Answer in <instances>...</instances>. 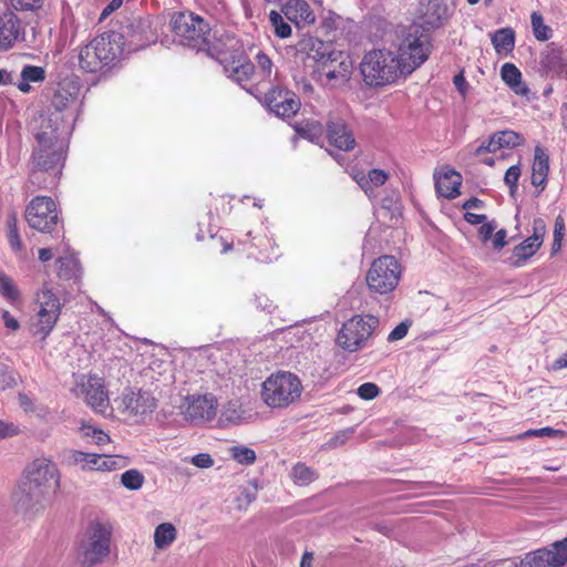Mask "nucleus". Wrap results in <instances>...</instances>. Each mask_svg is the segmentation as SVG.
I'll return each instance as SVG.
<instances>
[{"label": "nucleus", "mask_w": 567, "mask_h": 567, "mask_svg": "<svg viewBox=\"0 0 567 567\" xmlns=\"http://www.w3.org/2000/svg\"><path fill=\"white\" fill-rule=\"evenodd\" d=\"M389 175L383 169H371L367 175L361 174L354 177L355 182L363 189V192L371 196L373 190L388 181Z\"/></svg>", "instance_id": "7c9ffc66"}, {"label": "nucleus", "mask_w": 567, "mask_h": 567, "mask_svg": "<svg viewBox=\"0 0 567 567\" xmlns=\"http://www.w3.org/2000/svg\"><path fill=\"white\" fill-rule=\"evenodd\" d=\"M539 248L540 246L529 238L525 239L514 247L511 257V266L515 268L522 267Z\"/></svg>", "instance_id": "473e14b6"}, {"label": "nucleus", "mask_w": 567, "mask_h": 567, "mask_svg": "<svg viewBox=\"0 0 567 567\" xmlns=\"http://www.w3.org/2000/svg\"><path fill=\"white\" fill-rule=\"evenodd\" d=\"M122 4V0H112L102 11L101 19L106 18L109 14H111L113 11L118 9Z\"/></svg>", "instance_id": "774afa93"}, {"label": "nucleus", "mask_w": 567, "mask_h": 567, "mask_svg": "<svg viewBox=\"0 0 567 567\" xmlns=\"http://www.w3.org/2000/svg\"><path fill=\"white\" fill-rule=\"evenodd\" d=\"M51 497L48 492L21 478L12 491L11 503L17 513L31 516L43 512Z\"/></svg>", "instance_id": "9d476101"}, {"label": "nucleus", "mask_w": 567, "mask_h": 567, "mask_svg": "<svg viewBox=\"0 0 567 567\" xmlns=\"http://www.w3.org/2000/svg\"><path fill=\"white\" fill-rule=\"evenodd\" d=\"M11 7L17 11H38L40 10L45 0H9Z\"/></svg>", "instance_id": "3c124183"}, {"label": "nucleus", "mask_w": 567, "mask_h": 567, "mask_svg": "<svg viewBox=\"0 0 567 567\" xmlns=\"http://www.w3.org/2000/svg\"><path fill=\"white\" fill-rule=\"evenodd\" d=\"M501 148H503L502 142L496 132L489 136L487 145L482 144L481 146L477 147L476 154H481L482 152L495 153Z\"/></svg>", "instance_id": "13d9d810"}, {"label": "nucleus", "mask_w": 567, "mask_h": 567, "mask_svg": "<svg viewBox=\"0 0 567 567\" xmlns=\"http://www.w3.org/2000/svg\"><path fill=\"white\" fill-rule=\"evenodd\" d=\"M61 117L41 116L40 124L34 133L37 145L31 156L30 181L33 182L37 172L50 173L54 176L60 174L65 158V141L61 137Z\"/></svg>", "instance_id": "f257e3e1"}, {"label": "nucleus", "mask_w": 567, "mask_h": 567, "mask_svg": "<svg viewBox=\"0 0 567 567\" xmlns=\"http://www.w3.org/2000/svg\"><path fill=\"white\" fill-rule=\"evenodd\" d=\"M267 107L278 117H291L300 109L299 97L291 91L280 86L272 87L265 94Z\"/></svg>", "instance_id": "6ab92c4d"}, {"label": "nucleus", "mask_w": 567, "mask_h": 567, "mask_svg": "<svg viewBox=\"0 0 567 567\" xmlns=\"http://www.w3.org/2000/svg\"><path fill=\"white\" fill-rule=\"evenodd\" d=\"M80 434L87 443H93L97 446H103L110 443L111 437L102 429H99L90 423L82 422L80 426Z\"/></svg>", "instance_id": "e433bc0d"}, {"label": "nucleus", "mask_w": 567, "mask_h": 567, "mask_svg": "<svg viewBox=\"0 0 567 567\" xmlns=\"http://www.w3.org/2000/svg\"><path fill=\"white\" fill-rule=\"evenodd\" d=\"M70 460L72 464L79 465L83 471H99L101 454L85 453L82 451H71Z\"/></svg>", "instance_id": "c9c22d12"}, {"label": "nucleus", "mask_w": 567, "mask_h": 567, "mask_svg": "<svg viewBox=\"0 0 567 567\" xmlns=\"http://www.w3.org/2000/svg\"><path fill=\"white\" fill-rule=\"evenodd\" d=\"M190 463L198 468H209L214 465V460L208 453H199L190 458Z\"/></svg>", "instance_id": "bf43d9fd"}, {"label": "nucleus", "mask_w": 567, "mask_h": 567, "mask_svg": "<svg viewBox=\"0 0 567 567\" xmlns=\"http://www.w3.org/2000/svg\"><path fill=\"white\" fill-rule=\"evenodd\" d=\"M0 295L11 303L20 298V291L13 279L2 270H0Z\"/></svg>", "instance_id": "ea45409f"}, {"label": "nucleus", "mask_w": 567, "mask_h": 567, "mask_svg": "<svg viewBox=\"0 0 567 567\" xmlns=\"http://www.w3.org/2000/svg\"><path fill=\"white\" fill-rule=\"evenodd\" d=\"M74 101V97L69 94L65 90H59L52 97V105L56 110L51 113L49 116H53L54 114H59L62 118L61 111L65 109L70 103Z\"/></svg>", "instance_id": "09e8293b"}, {"label": "nucleus", "mask_w": 567, "mask_h": 567, "mask_svg": "<svg viewBox=\"0 0 567 567\" xmlns=\"http://www.w3.org/2000/svg\"><path fill=\"white\" fill-rule=\"evenodd\" d=\"M255 60L256 66L254 71V79L257 81V84L270 82L272 75V62L269 56L260 51L255 56Z\"/></svg>", "instance_id": "4c0bfd02"}, {"label": "nucleus", "mask_w": 567, "mask_h": 567, "mask_svg": "<svg viewBox=\"0 0 567 567\" xmlns=\"http://www.w3.org/2000/svg\"><path fill=\"white\" fill-rule=\"evenodd\" d=\"M56 264V272L61 279L70 280L75 277L79 271V261L73 256L60 257Z\"/></svg>", "instance_id": "58836bf2"}, {"label": "nucleus", "mask_w": 567, "mask_h": 567, "mask_svg": "<svg viewBox=\"0 0 567 567\" xmlns=\"http://www.w3.org/2000/svg\"><path fill=\"white\" fill-rule=\"evenodd\" d=\"M7 237L9 245L13 251H22L23 245L18 229L9 230Z\"/></svg>", "instance_id": "680f3d73"}, {"label": "nucleus", "mask_w": 567, "mask_h": 567, "mask_svg": "<svg viewBox=\"0 0 567 567\" xmlns=\"http://www.w3.org/2000/svg\"><path fill=\"white\" fill-rule=\"evenodd\" d=\"M360 71L369 86H385L405 78L395 53L386 49L367 52L360 63Z\"/></svg>", "instance_id": "f03ea898"}, {"label": "nucleus", "mask_w": 567, "mask_h": 567, "mask_svg": "<svg viewBox=\"0 0 567 567\" xmlns=\"http://www.w3.org/2000/svg\"><path fill=\"white\" fill-rule=\"evenodd\" d=\"M434 179L439 197L452 199L461 194V174L449 165L441 166L434 173Z\"/></svg>", "instance_id": "5701e85b"}, {"label": "nucleus", "mask_w": 567, "mask_h": 567, "mask_svg": "<svg viewBox=\"0 0 567 567\" xmlns=\"http://www.w3.org/2000/svg\"><path fill=\"white\" fill-rule=\"evenodd\" d=\"M177 537V529L172 523H162L154 530V544L157 549L168 548Z\"/></svg>", "instance_id": "f704fd0d"}, {"label": "nucleus", "mask_w": 567, "mask_h": 567, "mask_svg": "<svg viewBox=\"0 0 567 567\" xmlns=\"http://www.w3.org/2000/svg\"><path fill=\"white\" fill-rule=\"evenodd\" d=\"M39 310L37 321L33 323V334L40 336L41 340L51 333L61 315L62 305L52 289L44 285L37 295Z\"/></svg>", "instance_id": "6e6552de"}, {"label": "nucleus", "mask_w": 567, "mask_h": 567, "mask_svg": "<svg viewBox=\"0 0 567 567\" xmlns=\"http://www.w3.org/2000/svg\"><path fill=\"white\" fill-rule=\"evenodd\" d=\"M471 209H485V203L482 199L472 197L463 203V219L471 225H481L477 233L483 243L488 241L493 237V233L497 225L494 220H488L484 213H472Z\"/></svg>", "instance_id": "412c9836"}, {"label": "nucleus", "mask_w": 567, "mask_h": 567, "mask_svg": "<svg viewBox=\"0 0 567 567\" xmlns=\"http://www.w3.org/2000/svg\"><path fill=\"white\" fill-rule=\"evenodd\" d=\"M298 132L302 137L312 142L320 140L323 133L321 124L315 122L307 123L305 126L300 127Z\"/></svg>", "instance_id": "8fccbe9b"}, {"label": "nucleus", "mask_w": 567, "mask_h": 567, "mask_svg": "<svg viewBox=\"0 0 567 567\" xmlns=\"http://www.w3.org/2000/svg\"><path fill=\"white\" fill-rule=\"evenodd\" d=\"M503 147H516L525 143V137L514 131L505 130L497 132Z\"/></svg>", "instance_id": "de8ad7c7"}, {"label": "nucleus", "mask_w": 567, "mask_h": 567, "mask_svg": "<svg viewBox=\"0 0 567 567\" xmlns=\"http://www.w3.org/2000/svg\"><path fill=\"white\" fill-rule=\"evenodd\" d=\"M157 399L146 390H125L118 399V410L135 422H142L153 414Z\"/></svg>", "instance_id": "4468645a"}, {"label": "nucleus", "mask_w": 567, "mask_h": 567, "mask_svg": "<svg viewBox=\"0 0 567 567\" xmlns=\"http://www.w3.org/2000/svg\"><path fill=\"white\" fill-rule=\"evenodd\" d=\"M327 136L331 145L341 151H352L355 140L346 122L339 117H330L327 122Z\"/></svg>", "instance_id": "b1692460"}, {"label": "nucleus", "mask_w": 567, "mask_h": 567, "mask_svg": "<svg viewBox=\"0 0 567 567\" xmlns=\"http://www.w3.org/2000/svg\"><path fill=\"white\" fill-rule=\"evenodd\" d=\"M400 274V265L396 259L385 255L372 262L367 274V284L374 292L388 293L398 286Z\"/></svg>", "instance_id": "1a4fd4ad"}, {"label": "nucleus", "mask_w": 567, "mask_h": 567, "mask_svg": "<svg viewBox=\"0 0 567 567\" xmlns=\"http://www.w3.org/2000/svg\"><path fill=\"white\" fill-rule=\"evenodd\" d=\"M21 80L17 84L18 89L28 93L31 90L30 83H41L45 80V70L42 66L24 65L21 70Z\"/></svg>", "instance_id": "72a5a7b5"}, {"label": "nucleus", "mask_w": 567, "mask_h": 567, "mask_svg": "<svg viewBox=\"0 0 567 567\" xmlns=\"http://www.w3.org/2000/svg\"><path fill=\"white\" fill-rule=\"evenodd\" d=\"M520 174L522 169L519 164L511 166L505 173L504 183L509 187L512 195H514L517 189V183Z\"/></svg>", "instance_id": "603ef678"}, {"label": "nucleus", "mask_w": 567, "mask_h": 567, "mask_svg": "<svg viewBox=\"0 0 567 567\" xmlns=\"http://www.w3.org/2000/svg\"><path fill=\"white\" fill-rule=\"evenodd\" d=\"M530 23L534 37L538 41H547L553 35V30L549 25L544 23L543 16L539 12L534 11L530 16Z\"/></svg>", "instance_id": "79ce46f5"}, {"label": "nucleus", "mask_w": 567, "mask_h": 567, "mask_svg": "<svg viewBox=\"0 0 567 567\" xmlns=\"http://www.w3.org/2000/svg\"><path fill=\"white\" fill-rule=\"evenodd\" d=\"M410 323L408 321H403L400 324H398L388 336V341H398L403 339L409 331Z\"/></svg>", "instance_id": "052dcab7"}, {"label": "nucleus", "mask_w": 567, "mask_h": 567, "mask_svg": "<svg viewBox=\"0 0 567 567\" xmlns=\"http://www.w3.org/2000/svg\"><path fill=\"white\" fill-rule=\"evenodd\" d=\"M540 66L546 74L567 79V50L549 43L540 53Z\"/></svg>", "instance_id": "4be33fe9"}, {"label": "nucleus", "mask_w": 567, "mask_h": 567, "mask_svg": "<svg viewBox=\"0 0 567 567\" xmlns=\"http://www.w3.org/2000/svg\"><path fill=\"white\" fill-rule=\"evenodd\" d=\"M431 50L430 34L410 27L403 30L395 56L404 75L419 69L429 59Z\"/></svg>", "instance_id": "7ed1b4c3"}, {"label": "nucleus", "mask_w": 567, "mask_h": 567, "mask_svg": "<svg viewBox=\"0 0 567 567\" xmlns=\"http://www.w3.org/2000/svg\"><path fill=\"white\" fill-rule=\"evenodd\" d=\"M506 236L507 231L505 229H499L495 233L493 237V247L496 250H501L503 247L506 246Z\"/></svg>", "instance_id": "0e129e2a"}, {"label": "nucleus", "mask_w": 567, "mask_h": 567, "mask_svg": "<svg viewBox=\"0 0 567 567\" xmlns=\"http://www.w3.org/2000/svg\"><path fill=\"white\" fill-rule=\"evenodd\" d=\"M353 71V64L348 54L342 51L331 52L326 62L316 71L324 86L339 87L348 83Z\"/></svg>", "instance_id": "2eb2a0df"}, {"label": "nucleus", "mask_w": 567, "mask_h": 567, "mask_svg": "<svg viewBox=\"0 0 567 567\" xmlns=\"http://www.w3.org/2000/svg\"><path fill=\"white\" fill-rule=\"evenodd\" d=\"M229 455L239 464L250 465L256 461V453L252 449L244 445L229 447Z\"/></svg>", "instance_id": "37998d69"}, {"label": "nucleus", "mask_w": 567, "mask_h": 567, "mask_svg": "<svg viewBox=\"0 0 567 567\" xmlns=\"http://www.w3.org/2000/svg\"><path fill=\"white\" fill-rule=\"evenodd\" d=\"M565 235V221L563 217L558 216L555 220L554 239L563 240Z\"/></svg>", "instance_id": "338daca9"}, {"label": "nucleus", "mask_w": 567, "mask_h": 567, "mask_svg": "<svg viewBox=\"0 0 567 567\" xmlns=\"http://www.w3.org/2000/svg\"><path fill=\"white\" fill-rule=\"evenodd\" d=\"M21 478L53 495L60 488L61 474L52 460L38 457L25 466Z\"/></svg>", "instance_id": "f8f14e48"}, {"label": "nucleus", "mask_w": 567, "mask_h": 567, "mask_svg": "<svg viewBox=\"0 0 567 567\" xmlns=\"http://www.w3.org/2000/svg\"><path fill=\"white\" fill-rule=\"evenodd\" d=\"M502 80L518 95H526L528 87L522 81V73L513 63H505L501 69Z\"/></svg>", "instance_id": "c756f323"}, {"label": "nucleus", "mask_w": 567, "mask_h": 567, "mask_svg": "<svg viewBox=\"0 0 567 567\" xmlns=\"http://www.w3.org/2000/svg\"><path fill=\"white\" fill-rule=\"evenodd\" d=\"M449 14V7L444 0H417L412 11L413 24L410 28L430 34L444 24Z\"/></svg>", "instance_id": "9b49d317"}, {"label": "nucleus", "mask_w": 567, "mask_h": 567, "mask_svg": "<svg viewBox=\"0 0 567 567\" xmlns=\"http://www.w3.org/2000/svg\"><path fill=\"white\" fill-rule=\"evenodd\" d=\"M567 564V537L554 542L550 547L527 553L520 567H564Z\"/></svg>", "instance_id": "f3484780"}, {"label": "nucleus", "mask_w": 567, "mask_h": 567, "mask_svg": "<svg viewBox=\"0 0 567 567\" xmlns=\"http://www.w3.org/2000/svg\"><path fill=\"white\" fill-rule=\"evenodd\" d=\"M117 38L114 33H103L90 41L80 50V66L87 72H99L114 62L122 53Z\"/></svg>", "instance_id": "39448f33"}, {"label": "nucleus", "mask_w": 567, "mask_h": 567, "mask_svg": "<svg viewBox=\"0 0 567 567\" xmlns=\"http://www.w3.org/2000/svg\"><path fill=\"white\" fill-rule=\"evenodd\" d=\"M357 393L363 400H372L380 394V389L377 384L367 382L358 388Z\"/></svg>", "instance_id": "864d4df0"}, {"label": "nucleus", "mask_w": 567, "mask_h": 567, "mask_svg": "<svg viewBox=\"0 0 567 567\" xmlns=\"http://www.w3.org/2000/svg\"><path fill=\"white\" fill-rule=\"evenodd\" d=\"M546 234V225L545 221L542 218H537L533 223V235L528 237L534 243L542 246L544 236Z\"/></svg>", "instance_id": "5fc2aeb1"}, {"label": "nucleus", "mask_w": 567, "mask_h": 567, "mask_svg": "<svg viewBox=\"0 0 567 567\" xmlns=\"http://www.w3.org/2000/svg\"><path fill=\"white\" fill-rule=\"evenodd\" d=\"M80 394L95 412L104 413L109 406V395L104 382L96 375L83 377L78 383Z\"/></svg>", "instance_id": "aec40b11"}, {"label": "nucleus", "mask_w": 567, "mask_h": 567, "mask_svg": "<svg viewBox=\"0 0 567 567\" xmlns=\"http://www.w3.org/2000/svg\"><path fill=\"white\" fill-rule=\"evenodd\" d=\"M269 21L277 37L286 39L291 35V27L284 20L279 12L275 10L270 11Z\"/></svg>", "instance_id": "a18cd8bd"}, {"label": "nucleus", "mask_w": 567, "mask_h": 567, "mask_svg": "<svg viewBox=\"0 0 567 567\" xmlns=\"http://www.w3.org/2000/svg\"><path fill=\"white\" fill-rule=\"evenodd\" d=\"M128 460L120 455H104L101 454L100 470L103 472H112L126 467Z\"/></svg>", "instance_id": "c03bdc74"}, {"label": "nucleus", "mask_w": 567, "mask_h": 567, "mask_svg": "<svg viewBox=\"0 0 567 567\" xmlns=\"http://www.w3.org/2000/svg\"><path fill=\"white\" fill-rule=\"evenodd\" d=\"M379 319L372 315H355L342 323L336 338L337 344L350 353L367 348Z\"/></svg>", "instance_id": "423d86ee"}, {"label": "nucleus", "mask_w": 567, "mask_h": 567, "mask_svg": "<svg viewBox=\"0 0 567 567\" xmlns=\"http://www.w3.org/2000/svg\"><path fill=\"white\" fill-rule=\"evenodd\" d=\"M17 385V379L12 371L8 369L0 370V391L12 389Z\"/></svg>", "instance_id": "4d7b16f0"}, {"label": "nucleus", "mask_w": 567, "mask_h": 567, "mask_svg": "<svg viewBox=\"0 0 567 567\" xmlns=\"http://www.w3.org/2000/svg\"><path fill=\"white\" fill-rule=\"evenodd\" d=\"M302 385L297 375L290 372H277L268 377L261 386L264 403L272 409H285L301 395Z\"/></svg>", "instance_id": "20e7f679"}, {"label": "nucleus", "mask_w": 567, "mask_h": 567, "mask_svg": "<svg viewBox=\"0 0 567 567\" xmlns=\"http://www.w3.org/2000/svg\"><path fill=\"white\" fill-rule=\"evenodd\" d=\"M548 173L549 156L544 148L536 146L532 166V184L537 187L540 186L543 190L547 184Z\"/></svg>", "instance_id": "bb28decb"}, {"label": "nucleus", "mask_w": 567, "mask_h": 567, "mask_svg": "<svg viewBox=\"0 0 567 567\" xmlns=\"http://www.w3.org/2000/svg\"><path fill=\"white\" fill-rule=\"evenodd\" d=\"M25 219L31 228L51 231L58 223L55 203L51 197L37 196L27 206Z\"/></svg>", "instance_id": "dca6fc26"}, {"label": "nucleus", "mask_w": 567, "mask_h": 567, "mask_svg": "<svg viewBox=\"0 0 567 567\" xmlns=\"http://www.w3.org/2000/svg\"><path fill=\"white\" fill-rule=\"evenodd\" d=\"M20 430L13 423L0 420V440L19 434Z\"/></svg>", "instance_id": "e2e57ef3"}, {"label": "nucleus", "mask_w": 567, "mask_h": 567, "mask_svg": "<svg viewBox=\"0 0 567 567\" xmlns=\"http://www.w3.org/2000/svg\"><path fill=\"white\" fill-rule=\"evenodd\" d=\"M121 483L130 491H137L144 484V476L137 470H127L121 475Z\"/></svg>", "instance_id": "49530a36"}, {"label": "nucleus", "mask_w": 567, "mask_h": 567, "mask_svg": "<svg viewBox=\"0 0 567 567\" xmlns=\"http://www.w3.org/2000/svg\"><path fill=\"white\" fill-rule=\"evenodd\" d=\"M317 477V473L312 468L306 466L302 463H298L292 467L291 478L295 482V484L299 486L309 485Z\"/></svg>", "instance_id": "a19ab883"}, {"label": "nucleus", "mask_w": 567, "mask_h": 567, "mask_svg": "<svg viewBox=\"0 0 567 567\" xmlns=\"http://www.w3.org/2000/svg\"><path fill=\"white\" fill-rule=\"evenodd\" d=\"M302 49L307 50L309 59L316 63V71L326 62V58L330 56L331 52H338V50L331 49V47L317 39L309 38L301 42Z\"/></svg>", "instance_id": "c85d7f7f"}, {"label": "nucleus", "mask_w": 567, "mask_h": 567, "mask_svg": "<svg viewBox=\"0 0 567 567\" xmlns=\"http://www.w3.org/2000/svg\"><path fill=\"white\" fill-rule=\"evenodd\" d=\"M112 528L110 525L93 522L87 529V539L81 546L83 563L101 564L110 553Z\"/></svg>", "instance_id": "ddd939ff"}, {"label": "nucleus", "mask_w": 567, "mask_h": 567, "mask_svg": "<svg viewBox=\"0 0 567 567\" xmlns=\"http://www.w3.org/2000/svg\"><path fill=\"white\" fill-rule=\"evenodd\" d=\"M217 401L213 394L190 395L185 399L183 414L193 424H203L215 419Z\"/></svg>", "instance_id": "a211bd4d"}, {"label": "nucleus", "mask_w": 567, "mask_h": 567, "mask_svg": "<svg viewBox=\"0 0 567 567\" xmlns=\"http://www.w3.org/2000/svg\"><path fill=\"white\" fill-rule=\"evenodd\" d=\"M565 432L561 430H555L551 427H542L536 430H528L524 434H522L519 437H527V436H564Z\"/></svg>", "instance_id": "6e6d98bb"}, {"label": "nucleus", "mask_w": 567, "mask_h": 567, "mask_svg": "<svg viewBox=\"0 0 567 567\" xmlns=\"http://www.w3.org/2000/svg\"><path fill=\"white\" fill-rule=\"evenodd\" d=\"M2 320L8 329L12 331H17L20 329L19 321L14 317H12L8 310L2 311Z\"/></svg>", "instance_id": "69168bd1"}, {"label": "nucleus", "mask_w": 567, "mask_h": 567, "mask_svg": "<svg viewBox=\"0 0 567 567\" xmlns=\"http://www.w3.org/2000/svg\"><path fill=\"white\" fill-rule=\"evenodd\" d=\"M21 34L20 21L10 11L0 12V51L9 50Z\"/></svg>", "instance_id": "a878e982"}, {"label": "nucleus", "mask_w": 567, "mask_h": 567, "mask_svg": "<svg viewBox=\"0 0 567 567\" xmlns=\"http://www.w3.org/2000/svg\"><path fill=\"white\" fill-rule=\"evenodd\" d=\"M491 40L496 53L507 54L515 47V32L512 28H503L495 31Z\"/></svg>", "instance_id": "2f4dec72"}, {"label": "nucleus", "mask_w": 567, "mask_h": 567, "mask_svg": "<svg viewBox=\"0 0 567 567\" xmlns=\"http://www.w3.org/2000/svg\"><path fill=\"white\" fill-rule=\"evenodd\" d=\"M175 41L190 49L204 50L210 32L208 23L193 12H177L171 19Z\"/></svg>", "instance_id": "0eeeda50"}, {"label": "nucleus", "mask_w": 567, "mask_h": 567, "mask_svg": "<svg viewBox=\"0 0 567 567\" xmlns=\"http://www.w3.org/2000/svg\"><path fill=\"white\" fill-rule=\"evenodd\" d=\"M281 12L298 28H303L316 22V14L306 0H288L282 4Z\"/></svg>", "instance_id": "393cba45"}, {"label": "nucleus", "mask_w": 567, "mask_h": 567, "mask_svg": "<svg viewBox=\"0 0 567 567\" xmlns=\"http://www.w3.org/2000/svg\"><path fill=\"white\" fill-rule=\"evenodd\" d=\"M225 71L230 79L243 85L254 79L255 64L245 56H239L231 64L225 65Z\"/></svg>", "instance_id": "cd10ccee"}]
</instances>
